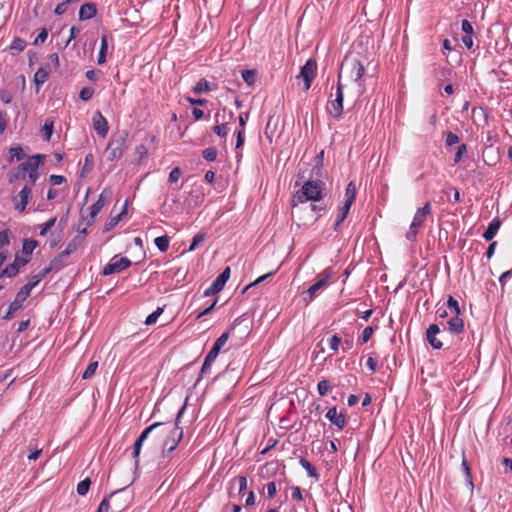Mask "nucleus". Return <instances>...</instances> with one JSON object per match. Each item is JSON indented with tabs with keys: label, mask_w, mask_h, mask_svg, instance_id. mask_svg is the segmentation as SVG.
Listing matches in <instances>:
<instances>
[{
	"label": "nucleus",
	"mask_w": 512,
	"mask_h": 512,
	"mask_svg": "<svg viewBox=\"0 0 512 512\" xmlns=\"http://www.w3.org/2000/svg\"><path fill=\"white\" fill-rule=\"evenodd\" d=\"M501 225V221L498 218H494L488 225L487 229L483 233V238L486 241H491L497 234Z\"/></svg>",
	"instance_id": "25"
},
{
	"label": "nucleus",
	"mask_w": 512,
	"mask_h": 512,
	"mask_svg": "<svg viewBox=\"0 0 512 512\" xmlns=\"http://www.w3.org/2000/svg\"><path fill=\"white\" fill-rule=\"evenodd\" d=\"M332 270L331 268H326L319 274H317L315 283L312 284L304 293L303 300L306 303H310L316 297L317 293L326 287H328L330 280L332 278Z\"/></svg>",
	"instance_id": "4"
},
{
	"label": "nucleus",
	"mask_w": 512,
	"mask_h": 512,
	"mask_svg": "<svg viewBox=\"0 0 512 512\" xmlns=\"http://www.w3.org/2000/svg\"><path fill=\"white\" fill-rule=\"evenodd\" d=\"M108 50V38L107 35H102L101 46L97 57L98 64H104L106 62V54Z\"/></svg>",
	"instance_id": "29"
},
{
	"label": "nucleus",
	"mask_w": 512,
	"mask_h": 512,
	"mask_svg": "<svg viewBox=\"0 0 512 512\" xmlns=\"http://www.w3.org/2000/svg\"><path fill=\"white\" fill-rule=\"evenodd\" d=\"M97 368H98V362L97 361L91 362L87 366L85 371L83 372L82 379H90V378H92L94 376Z\"/></svg>",
	"instance_id": "43"
},
{
	"label": "nucleus",
	"mask_w": 512,
	"mask_h": 512,
	"mask_svg": "<svg viewBox=\"0 0 512 512\" xmlns=\"http://www.w3.org/2000/svg\"><path fill=\"white\" fill-rule=\"evenodd\" d=\"M441 332L440 326L438 324H431L426 330V339L428 343L434 349H441L443 347V342L437 338V335Z\"/></svg>",
	"instance_id": "16"
},
{
	"label": "nucleus",
	"mask_w": 512,
	"mask_h": 512,
	"mask_svg": "<svg viewBox=\"0 0 512 512\" xmlns=\"http://www.w3.org/2000/svg\"><path fill=\"white\" fill-rule=\"evenodd\" d=\"M23 267V265H20V262L17 261L15 258L13 263L8 264L2 271L3 276L7 277H14L18 274L20 268Z\"/></svg>",
	"instance_id": "27"
},
{
	"label": "nucleus",
	"mask_w": 512,
	"mask_h": 512,
	"mask_svg": "<svg viewBox=\"0 0 512 512\" xmlns=\"http://www.w3.org/2000/svg\"><path fill=\"white\" fill-rule=\"evenodd\" d=\"M185 409H186V403H184V405L178 411L174 426L165 428L162 431L163 435L166 437L163 442V447H162L163 457H165L167 454H170L171 452H173L177 448L179 442L183 438V431L179 427V420L182 417Z\"/></svg>",
	"instance_id": "1"
},
{
	"label": "nucleus",
	"mask_w": 512,
	"mask_h": 512,
	"mask_svg": "<svg viewBox=\"0 0 512 512\" xmlns=\"http://www.w3.org/2000/svg\"><path fill=\"white\" fill-rule=\"evenodd\" d=\"M230 273V267H226L212 282V289L220 292L224 288L226 282L229 280Z\"/></svg>",
	"instance_id": "21"
},
{
	"label": "nucleus",
	"mask_w": 512,
	"mask_h": 512,
	"mask_svg": "<svg viewBox=\"0 0 512 512\" xmlns=\"http://www.w3.org/2000/svg\"><path fill=\"white\" fill-rule=\"evenodd\" d=\"M446 308L450 311L452 316L447 321V326L444 327V329L454 335H459L463 333L464 321L460 317L461 309L459 306V302L453 296L449 295L446 302Z\"/></svg>",
	"instance_id": "2"
},
{
	"label": "nucleus",
	"mask_w": 512,
	"mask_h": 512,
	"mask_svg": "<svg viewBox=\"0 0 512 512\" xmlns=\"http://www.w3.org/2000/svg\"><path fill=\"white\" fill-rule=\"evenodd\" d=\"M135 154L137 156V158L135 160V164L140 165L142 160H144L147 157L148 150L145 145L140 144V145L136 146Z\"/></svg>",
	"instance_id": "38"
},
{
	"label": "nucleus",
	"mask_w": 512,
	"mask_h": 512,
	"mask_svg": "<svg viewBox=\"0 0 512 512\" xmlns=\"http://www.w3.org/2000/svg\"><path fill=\"white\" fill-rule=\"evenodd\" d=\"M30 295L26 292V289H20L18 293L16 294V297L14 301H12L8 307V310L6 314L4 315L5 320H10L14 314L21 309L23 302L29 297Z\"/></svg>",
	"instance_id": "14"
},
{
	"label": "nucleus",
	"mask_w": 512,
	"mask_h": 512,
	"mask_svg": "<svg viewBox=\"0 0 512 512\" xmlns=\"http://www.w3.org/2000/svg\"><path fill=\"white\" fill-rule=\"evenodd\" d=\"M216 125L213 127V132L220 138H225L229 132L227 122L222 121L220 123V112H217L214 116Z\"/></svg>",
	"instance_id": "24"
},
{
	"label": "nucleus",
	"mask_w": 512,
	"mask_h": 512,
	"mask_svg": "<svg viewBox=\"0 0 512 512\" xmlns=\"http://www.w3.org/2000/svg\"><path fill=\"white\" fill-rule=\"evenodd\" d=\"M162 423H154L147 428H145L140 436L136 439L134 445H133V451H132V457L134 459L135 466H138L139 464V456L141 453L142 445L144 441L148 438L149 434L157 427L162 426Z\"/></svg>",
	"instance_id": "12"
},
{
	"label": "nucleus",
	"mask_w": 512,
	"mask_h": 512,
	"mask_svg": "<svg viewBox=\"0 0 512 512\" xmlns=\"http://www.w3.org/2000/svg\"><path fill=\"white\" fill-rule=\"evenodd\" d=\"M49 181L52 185L56 186V185H61L62 183H64L66 181V178L62 175H51L49 177Z\"/></svg>",
	"instance_id": "64"
},
{
	"label": "nucleus",
	"mask_w": 512,
	"mask_h": 512,
	"mask_svg": "<svg viewBox=\"0 0 512 512\" xmlns=\"http://www.w3.org/2000/svg\"><path fill=\"white\" fill-rule=\"evenodd\" d=\"M126 137L121 136L117 139H111L107 145L108 156L107 159L109 161H114L120 159L124 152Z\"/></svg>",
	"instance_id": "13"
},
{
	"label": "nucleus",
	"mask_w": 512,
	"mask_h": 512,
	"mask_svg": "<svg viewBox=\"0 0 512 512\" xmlns=\"http://www.w3.org/2000/svg\"><path fill=\"white\" fill-rule=\"evenodd\" d=\"M205 237H206L205 233L196 234L193 237L192 243L190 244L187 251H189V252L194 251L205 240Z\"/></svg>",
	"instance_id": "44"
},
{
	"label": "nucleus",
	"mask_w": 512,
	"mask_h": 512,
	"mask_svg": "<svg viewBox=\"0 0 512 512\" xmlns=\"http://www.w3.org/2000/svg\"><path fill=\"white\" fill-rule=\"evenodd\" d=\"M229 332L222 333L214 342L211 350L208 352L207 355H209L210 358L216 359L219 355L221 349L224 347V345L227 343L229 339Z\"/></svg>",
	"instance_id": "19"
},
{
	"label": "nucleus",
	"mask_w": 512,
	"mask_h": 512,
	"mask_svg": "<svg viewBox=\"0 0 512 512\" xmlns=\"http://www.w3.org/2000/svg\"><path fill=\"white\" fill-rule=\"evenodd\" d=\"M323 182L319 180L306 181L301 190H299L295 198L298 203H305L307 201H319L323 197Z\"/></svg>",
	"instance_id": "3"
},
{
	"label": "nucleus",
	"mask_w": 512,
	"mask_h": 512,
	"mask_svg": "<svg viewBox=\"0 0 512 512\" xmlns=\"http://www.w3.org/2000/svg\"><path fill=\"white\" fill-rule=\"evenodd\" d=\"M29 450H30V454L28 455V459L32 460V461H36L42 453L41 448H37V447L32 448L31 444L29 445Z\"/></svg>",
	"instance_id": "60"
},
{
	"label": "nucleus",
	"mask_w": 512,
	"mask_h": 512,
	"mask_svg": "<svg viewBox=\"0 0 512 512\" xmlns=\"http://www.w3.org/2000/svg\"><path fill=\"white\" fill-rule=\"evenodd\" d=\"M38 246V242L34 239H24L22 243V249L15 255V258L20 265H27L31 260V255L33 251Z\"/></svg>",
	"instance_id": "11"
},
{
	"label": "nucleus",
	"mask_w": 512,
	"mask_h": 512,
	"mask_svg": "<svg viewBox=\"0 0 512 512\" xmlns=\"http://www.w3.org/2000/svg\"><path fill=\"white\" fill-rule=\"evenodd\" d=\"M26 47V42L20 38H15L11 45H10V49L11 50H15V51H23Z\"/></svg>",
	"instance_id": "51"
},
{
	"label": "nucleus",
	"mask_w": 512,
	"mask_h": 512,
	"mask_svg": "<svg viewBox=\"0 0 512 512\" xmlns=\"http://www.w3.org/2000/svg\"><path fill=\"white\" fill-rule=\"evenodd\" d=\"M431 214V204L426 202L421 208H418L414 214L413 220L410 224L409 230L405 237L408 241L414 242L417 238L419 229L423 226L426 218Z\"/></svg>",
	"instance_id": "5"
},
{
	"label": "nucleus",
	"mask_w": 512,
	"mask_h": 512,
	"mask_svg": "<svg viewBox=\"0 0 512 512\" xmlns=\"http://www.w3.org/2000/svg\"><path fill=\"white\" fill-rule=\"evenodd\" d=\"M91 485V480L89 478H85L84 480L80 481L77 485V493L81 496H84L89 491Z\"/></svg>",
	"instance_id": "40"
},
{
	"label": "nucleus",
	"mask_w": 512,
	"mask_h": 512,
	"mask_svg": "<svg viewBox=\"0 0 512 512\" xmlns=\"http://www.w3.org/2000/svg\"><path fill=\"white\" fill-rule=\"evenodd\" d=\"M170 238L167 235L156 237L154 240L155 246L161 252H166L169 248Z\"/></svg>",
	"instance_id": "31"
},
{
	"label": "nucleus",
	"mask_w": 512,
	"mask_h": 512,
	"mask_svg": "<svg viewBox=\"0 0 512 512\" xmlns=\"http://www.w3.org/2000/svg\"><path fill=\"white\" fill-rule=\"evenodd\" d=\"M93 128L97 132V134L103 138L106 137L108 134V122L100 111H97L93 117Z\"/></svg>",
	"instance_id": "17"
},
{
	"label": "nucleus",
	"mask_w": 512,
	"mask_h": 512,
	"mask_svg": "<svg viewBox=\"0 0 512 512\" xmlns=\"http://www.w3.org/2000/svg\"><path fill=\"white\" fill-rule=\"evenodd\" d=\"M96 14L97 8L94 3H85L79 9V19L82 21L92 19Z\"/></svg>",
	"instance_id": "23"
},
{
	"label": "nucleus",
	"mask_w": 512,
	"mask_h": 512,
	"mask_svg": "<svg viewBox=\"0 0 512 512\" xmlns=\"http://www.w3.org/2000/svg\"><path fill=\"white\" fill-rule=\"evenodd\" d=\"M181 175H182L181 169L179 167H175L169 173L168 181L170 183H175L180 179Z\"/></svg>",
	"instance_id": "53"
},
{
	"label": "nucleus",
	"mask_w": 512,
	"mask_h": 512,
	"mask_svg": "<svg viewBox=\"0 0 512 512\" xmlns=\"http://www.w3.org/2000/svg\"><path fill=\"white\" fill-rule=\"evenodd\" d=\"M461 466H462V469H463V471H464V473L466 475L468 483L471 486H473L472 477H471L470 464H469V462L467 461V459L465 457H463V459H462Z\"/></svg>",
	"instance_id": "49"
},
{
	"label": "nucleus",
	"mask_w": 512,
	"mask_h": 512,
	"mask_svg": "<svg viewBox=\"0 0 512 512\" xmlns=\"http://www.w3.org/2000/svg\"><path fill=\"white\" fill-rule=\"evenodd\" d=\"M164 308L158 307L154 312L149 314L145 320L146 325H153L157 322L159 316L163 313Z\"/></svg>",
	"instance_id": "41"
},
{
	"label": "nucleus",
	"mask_w": 512,
	"mask_h": 512,
	"mask_svg": "<svg viewBox=\"0 0 512 512\" xmlns=\"http://www.w3.org/2000/svg\"><path fill=\"white\" fill-rule=\"evenodd\" d=\"M340 345H341V338L338 335L335 334L329 339V347L334 352L338 351Z\"/></svg>",
	"instance_id": "54"
},
{
	"label": "nucleus",
	"mask_w": 512,
	"mask_h": 512,
	"mask_svg": "<svg viewBox=\"0 0 512 512\" xmlns=\"http://www.w3.org/2000/svg\"><path fill=\"white\" fill-rule=\"evenodd\" d=\"M32 193V190L29 186L25 185L21 191L19 192V198H20V201L19 203L15 204V209L22 213L25 211L26 209V206L28 204V200H29V197Z\"/></svg>",
	"instance_id": "20"
},
{
	"label": "nucleus",
	"mask_w": 512,
	"mask_h": 512,
	"mask_svg": "<svg viewBox=\"0 0 512 512\" xmlns=\"http://www.w3.org/2000/svg\"><path fill=\"white\" fill-rule=\"evenodd\" d=\"M111 194H112L111 189L104 188L103 191L101 192V194L99 195L98 200L89 207V209H88L89 216L86 219L87 226H90L93 224L94 219L96 218L98 213L101 211V209L104 207L106 199H108L111 196Z\"/></svg>",
	"instance_id": "10"
},
{
	"label": "nucleus",
	"mask_w": 512,
	"mask_h": 512,
	"mask_svg": "<svg viewBox=\"0 0 512 512\" xmlns=\"http://www.w3.org/2000/svg\"><path fill=\"white\" fill-rule=\"evenodd\" d=\"M44 156L36 154L30 156L25 162L18 165L19 172L31 173V171H37L39 166L43 163Z\"/></svg>",
	"instance_id": "15"
},
{
	"label": "nucleus",
	"mask_w": 512,
	"mask_h": 512,
	"mask_svg": "<svg viewBox=\"0 0 512 512\" xmlns=\"http://www.w3.org/2000/svg\"><path fill=\"white\" fill-rule=\"evenodd\" d=\"M9 243H10L9 230L0 231V249L9 245Z\"/></svg>",
	"instance_id": "55"
},
{
	"label": "nucleus",
	"mask_w": 512,
	"mask_h": 512,
	"mask_svg": "<svg viewBox=\"0 0 512 512\" xmlns=\"http://www.w3.org/2000/svg\"><path fill=\"white\" fill-rule=\"evenodd\" d=\"M9 162H13L14 160H22L25 157L23 149L20 146L11 147L9 149Z\"/></svg>",
	"instance_id": "35"
},
{
	"label": "nucleus",
	"mask_w": 512,
	"mask_h": 512,
	"mask_svg": "<svg viewBox=\"0 0 512 512\" xmlns=\"http://www.w3.org/2000/svg\"><path fill=\"white\" fill-rule=\"evenodd\" d=\"M210 90V83L205 78H201L193 87V92L195 94H202L205 92H209Z\"/></svg>",
	"instance_id": "30"
},
{
	"label": "nucleus",
	"mask_w": 512,
	"mask_h": 512,
	"mask_svg": "<svg viewBox=\"0 0 512 512\" xmlns=\"http://www.w3.org/2000/svg\"><path fill=\"white\" fill-rule=\"evenodd\" d=\"M466 152H467V146L465 144L459 145L457 148V151L454 155V164L459 163L462 160L464 154H466Z\"/></svg>",
	"instance_id": "52"
},
{
	"label": "nucleus",
	"mask_w": 512,
	"mask_h": 512,
	"mask_svg": "<svg viewBox=\"0 0 512 512\" xmlns=\"http://www.w3.org/2000/svg\"><path fill=\"white\" fill-rule=\"evenodd\" d=\"M234 113L231 110H228L226 107L222 109V114H220V120L227 122V124L233 120Z\"/></svg>",
	"instance_id": "57"
},
{
	"label": "nucleus",
	"mask_w": 512,
	"mask_h": 512,
	"mask_svg": "<svg viewBox=\"0 0 512 512\" xmlns=\"http://www.w3.org/2000/svg\"><path fill=\"white\" fill-rule=\"evenodd\" d=\"M266 491H267V495H268V497L270 499L274 498L276 496V494H277L276 483L274 481L267 483L266 484Z\"/></svg>",
	"instance_id": "62"
},
{
	"label": "nucleus",
	"mask_w": 512,
	"mask_h": 512,
	"mask_svg": "<svg viewBox=\"0 0 512 512\" xmlns=\"http://www.w3.org/2000/svg\"><path fill=\"white\" fill-rule=\"evenodd\" d=\"M350 208H351L350 206L343 204L342 207L339 209L338 217H337V220L334 225V229L336 231L339 229V227L341 226L343 221L346 219V217L350 211Z\"/></svg>",
	"instance_id": "32"
},
{
	"label": "nucleus",
	"mask_w": 512,
	"mask_h": 512,
	"mask_svg": "<svg viewBox=\"0 0 512 512\" xmlns=\"http://www.w3.org/2000/svg\"><path fill=\"white\" fill-rule=\"evenodd\" d=\"M446 145L447 146H453L457 144L460 141V138L458 135L454 134L453 132H448L446 134Z\"/></svg>",
	"instance_id": "61"
},
{
	"label": "nucleus",
	"mask_w": 512,
	"mask_h": 512,
	"mask_svg": "<svg viewBox=\"0 0 512 512\" xmlns=\"http://www.w3.org/2000/svg\"><path fill=\"white\" fill-rule=\"evenodd\" d=\"M38 277V275H34L31 277L30 281L22 287V289H26V292L30 295L31 290L38 285V283L41 281Z\"/></svg>",
	"instance_id": "50"
},
{
	"label": "nucleus",
	"mask_w": 512,
	"mask_h": 512,
	"mask_svg": "<svg viewBox=\"0 0 512 512\" xmlns=\"http://www.w3.org/2000/svg\"><path fill=\"white\" fill-rule=\"evenodd\" d=\"M54 129V121L47 119L42 128V135L44 140L49 141L51 139Z\"/></svg>",
	"instance_id": "36"
},
{
	"label": "nucleus",
	"mask_w": 512,
	"mask_h": 512,
	"mask_svg": "<svg viewBox=\"0 0 512 512\" xmlns=\"http://www.w3.org/2000/svg\"><path fill=\"white\" fill-rule=\"evenodd\" d=\"M325 417L338 429H343L346 425L345 415L342 413L338 414L336 407L330 408Z\"/></svg>",
	"instance_id": "18"
},
{
	"label": "nucleus",
	"mask_w": 512,
	"mask_h": 512,
	"mask_svg": "<svg viewBox=\"0 0 512 512\" xmlns=\"http://www.w3.org/2000/svg\"><path fill=\"white\" fill-rule=\"evenodd\" d=\"M50 75V69L48 66H41L37 69V71L34 74V83L37 86V92L39 91L40 86H42L49 78Z\"/></svg>",
	"instance_id": "22"
},
{
	"label": "nucleus",
	"mask_w": 512,
	"mask_h": 512,
	"mask_svg": "<svg viewBox=\"0 0 512 512\" xmlns=\"http://www.w3.org/2000/svg\"><path fill=\"white\" fill-rule=\"evenodd\" d=\"M94 95V89L92 87H83L79 93V98L82 101H89Z\"/></svg>",
	"instance_id": "47"
},
{
	"label": "nucleus",
	"mask_w": 512,
	"mask_h": 512,
	"mask_svg": "<svg viewBox=\"0 0 512 512\" xmlns=\"http://www.w3.org/2000/svg\"><path fill=\"white\" fill-rule=\"evenodd\" d=\"M127 208L126 206L123 208V210L115 217H111L105 224V231H109L113 229L118 222L121 220L122 216L126 213Z\"/></svg>",
	"instance_id": "37"
},
{
	"label": "nucleus",
	"mask_w": 512,
	"mask_h": 512,
	"mask_svg": "<svg viewBox=\"0 0 512 512\" xmlns=\"http://www.w3.org/2000/svg\"><path fill=\"white\" fill-rule=\"evenodd\" d=\"M50 266L53 271H59L63 269L65 266L64 258L59 254L57 257L51 260Z\"/></svg>",
	"instance_id": "46"
},
{
	"label": "nucleus",
	"mask_w": 512,
	"mask_h": 512,
	"mask_svg": "<svg viewBox=\"0 0 512 512\" xmlns=\"http://www.w3.org/2000/svg\"><path fill=\"white\" fill-rule=\"evenodd\" d=\"M374 333V328L372 326L366 327L361 335L360 341L361 343H366L371 338L372 334Z\"/></svg>",
	"instance_id": "58"
},
{
	"label": "nucleus",
	"mask_w": 512,
	"mask_h": 512,
	"mask_svg": "<svg viewBox=\"0 0 512 512\" xmlns=\"http://www.w3.org/2000/svg\"><path fill=\"white\" fill-rule=\"evenodd\" d=\"M355 198H356V185L354 182L351 181L346 186L343 204L351 207L353 202L355 201Z\"/></svg>",
	"instance_id": "26"
},
{
	"label": "nucleus",
	"mask_w": 512,
	"mask_h": 512,
	"mask_svg": "<svg viewBox=\"0 0 512 512\" xmlns=\"http://www.w3.org/2000/svg\"><path fill=\"white\" fill-rule=\"evenodd\" d=\"M8 121V114L5 111H0V134H2L6 130Z\"/></svg>",
	"instance_id": "56"
},
{
	"label": "nucleus",
	"mask_w": 512,
	"mask_h": 512,
	"mask_svg": "<svg viewBox=\"0 0 512 512\" xmlns=\"http://www.w3.org/2000/svg\"><path fill=\"white\" fill-rule=\"evenodd\" d=\"M257 77V71L254 69H246L242 71V78L249 86L254 85Z\"/></svg>",
	"instance_id": "33"
},
{
	"label": "nucleus",
	"mask_w": 512,
	"mask_h": 512,
	"mask_svg": "<svg viewBox=\"0 0 512 512\" xmlns=\"http://www.w3.org/2000/svg\"><path fill=\"white\" fill-rule=\"evenodd\" d=\"M329 390H330V383H329L328 380L323 379V380L318 382V384H317V391H318L320 396H325L328 393Z\"/></svg>",
	"instance_id": "48"
},
{
	"label": "nucleus",
	"mask_w": 512,
	"mask_h": 512,
	"mask_svg": "<svg viewBox=\"0 0 512 512\" xmlns=\"http://www.w3.org/2000/svg\"><path fill=\"white\" fill-rule=\"evenodd\" d=\"M317 68V62L313 58L308 59L306 63L301 67L300 73L297 75V78L303 79L304 91H308L310 89L311 84L317 75Z\"/></svg>",
	"instance_id": "8"
},
{
	"label": "nucleus",
	"mask_w": 512,
	"mask_h": 512,
	"mask_svg": "<svg viewBox=\"0 0 512 512\" xmlns=\"http://www.w3.org/2000/svg\"><path fill=\"white\" fill-rule=\"evenodd\" d=\"M461 29L466 35H472L474 32L472 24L466 19L462 20Z\"/></svg>",
	"instance_id": "63"
},
{
	"label": "nucleus",
	"mask_w": 512,
	"mask_h": 512,
	"mask_svg": "<svg viewBox=\"0 0 512 512\" xmlns=\"http://www.w3.org/2000/svg\"><path fill=\"white\" fill-rule=\"evenodd\" d=\"M78 242H77V237L75 239H73L72 241H70L66 248L60 253V255L65 259L66 257H68L70 254H72L73 252H75L78 248Z\"/></svg>",
	"instance_id": "39"
},
{
	"label": "nucleus",
	"mask_w": 512,
	"mask_h": 512,
	"mask_svg": "<svg viewBox=\"0 0 512 512\" xmlns=\"http://www.w3.org/2000/svg\"><path fill=\"white\" fill-rule=\"evenodd\" d=\"M335 98L330 99L327 104L328 113L335 119H340L343 114V85L341 83V74L338 75L337 88L335 92Z\"/></svg>",
	"instance_id": "7"
},
{
	"label": "nucleus",
	"mask_w": 512,
	"mask_h": 512,
	"mask_svg": "<svg viewBox=\"0 0 512 512\" xmlns=\"http://www.w3.org/2000/svg\"><path fill=\"white\" fill-rule=\"evenodd\" d=\"M342 65H346L350 68V77L354 82L358 83L362 93L364 90V86L361 80L365 73L364 62L358 55H351L345 57V60Z\"/></svg>",
	"instance_id": "6"
},
{
	"label": "nucleus",
	"mask_w": 512,
	"mask_h": 512,
	"mask_svg": "<svg viewBox=\"0 0 512 512\" xmlns=\"http://www.w3.org/2000/svg\"><path fill=\"white\" fill-rule=\"evenodd\" d=\"M55 223H56V218L53 217V218L49 219L47 222L41 224L39 226V234L41 236H45L48 233V231L55 225Z\"/></svg>",
	"instance_id": "45"
},
{
	"label": "nucleus",
	"mask_w": 512,
	"mask_h": 512,
	"mask_svg": "<svg viewBox=\"0 0 512 512\" xmlns=\"http://www.w3.org/2000/svg\"><path fill=\"white\" fill-rule=\"evenodd\" d=\"M299 464L306 470L309 477L319 480V474L316 468L305 458H300Z\"/></svg>",
	"instance_id": "28"
},
{
	"label": "nucleus",
	"mask_w": 512,
	"mask_h": 512,
	"mask_svg": "<svg viewBox=\"0 0 512 512\" xmlns=\"http://www.w3.org/2000/svg\"><path fill=\"white\" fill-rule=\"evenodd\" d=\"M47 37H48V30L46 28H43L40 31V33L38 34V36L34 39L33 44L34 45L42 44L46 41Z\"/></svg>",
	"instance_id": "59"
},
{
	"label": "nucleus",
	"mask_w": 512,
	"mask_h": 512,
	"mask_svg": "<svg viewBox=\"0 0 512 512\" xmlns=\"http://www.w3.org/2000/svg\"><path fill=\"white\" fill-rule=\"evenodd\" d=\"M218 151L215 147H208L202 152V156L206 161L212 162L217 158Z\"/></svg>",
	"instance_id": "42"
},
{
	"label": "nucleus",
	"mask_w": 512,
	"mask_h": 512,
	"mask_svg": "<svg viewBox=\"0 0 512 512\" xmlns=\"http://www.w3.org/2000/svg\"><path fill=\"white\" fill-rule=\"evenodd\" d=\"M132 262L127 257L114 256L103 268L102 275L120 273L131 266Z\"/></svg>",
	"instance_id": "9"
},
{
	"label": "nucleus",
	"mask_w": 512,
	"mask_h": 512,
	"mask_svg": "<svg viewBox=\"0 0 512 512\" xmlns=\"http://www.w3.org/2000/svg\"><path fill=\"white\" fill-rule=\"evenodd\" d=\"M323 161H324V151L321 150L315 157V167H314V174L316 176H321L322 169H323Z\"/></svg>",
	"instance_id": "34"
}]
</instances>
